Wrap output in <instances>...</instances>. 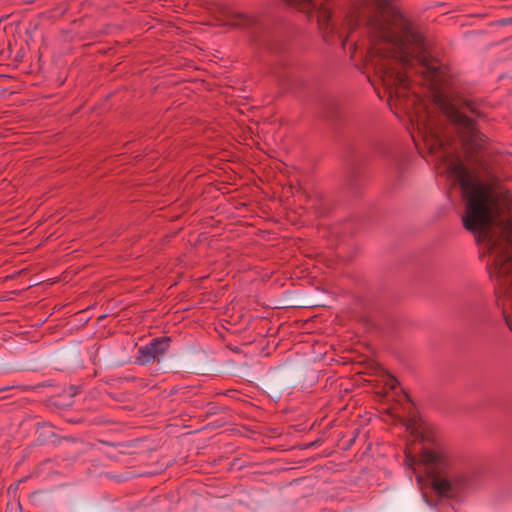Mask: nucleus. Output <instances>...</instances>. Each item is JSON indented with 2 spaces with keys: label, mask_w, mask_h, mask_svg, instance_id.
<instances>
[{
  "label": "nucleus",
  "mask_w": 512,
  "mask_h": 512,
  "mask_svg": "<svg viewBox=\"0 0 512 512\" xmlns=\"http://www.w3.org/2000/svg\"><path fill=\"white\" fill-rule=\"evenodd\" d=\"M358 325L363 326L365 331H369L372 328V324H370L367 320L361 319L358 321Z\"/></svg>",
  "instance_id": "nucleus-9"
},
{
  "label": "nucleus",
  "mask_w": 512,
  "mask_h": 512,
  "mask_svg": "<svg viewBox=\"0 0 512 512\" xmlns=\"http://www.w3.org/2000/svg\"><path fill=\"white\" fill-rule=\"evenodd\" d=\"M421 461L427 466L432 478L434 491L442 497H449L453 491V485L448 479L450 474V459L442 450L425 449L421 453Z\"/></svg>",
  "instance_id": "nucleus-4"
},
{
  "label": "nucleus",
  "mask_w": 512,
  "mask_h": 512,
  "mask_svg": "<svg viewBox=\"0 0 512 512\" xmlns=\"http://www.w3.org/2000/svg\"><path fill=\"white\" fill-rule=\"evenodd\" d=\"M369 420H370V417L368 415H364V416L359 415V423H360V425H364Z\"/></svg>",
  "instance_id": "nucleus-11"
},
{
  "label": "nucleus",
  "mask_w": 512,
  "mask_h": 512,
  "mask_svg": "<svg viewBox=\"0 0 512 512\" xmlns=\"http://www.w3.org/2000/svg\"><path fill=\"white\" fill-rule=\"evenodd\" d=\"M353 9H354V26H355V25H356V22H357V19H356V10H357V9H360V7H357V6H356V2H355V1H354Z\"/></svg>",
  "instance_id": "nucleus-12"
},
{
  "label": "nucleus",
  "mask_w": 512,
  "mask_h": 512,
  "mask_svg": "<svg viewBox=\"0 0 512 512\" xmlns=\"http://www.w3.org/2000/svg\"><path fill=\"white\" fill-rule=\"evenodd\" d=\"M361 348H364V345H361ZM365 349H366V351H367V353H366V354H368V353L370 352V349H369L368 347H365Z\"/></svg>",
  "instance_id": "nucleus-16"
},
{
  "label": "nucleus",
  "mask_w": 512,
  "mask_h": 512,
  "mask_svg": "<svg viewBox=\"0 0 512 512\" xmlns=\"http://www.w3.org/2000/svg\"><path fill=\"white\" fill-rule=\"evenodd\" d=\"M169 343L168 337L153 339L149 344L139 348L136 362L143 366L153 363L167 351Z\"/></svg>",
  "instance_id": "nucleus-6"
},
{
  "label": "nucleus",
  "mask_w": 512,
  "mask_h": 512,
  "mask_svg": "<svg viewBox=\"0 0 512 512\" xmlns=\"http://www.w3.org/2000/svg\"><path fill=\"white\" fill-rule=\"evenodd\" d=\"M411 137H412L415 145L417 146L418 144H417V140H416V136H415L414 132L411 133Z\"/></svg>",
  "instance_id": "nucleus-14"
},
{
  "label": "nucleus",
  "mask_w": 512,
  "mask_h": 512,
  "mask_svg": "<svg viewBox=\"0 0 512 512\" xmlns=\"http://www.w3.org/2000/svg\"><path fill=\"white\" fill-rule=\"evenodd\" d=\"M481 117L483 113L479 110V104L472 99H462L458 107L451 106L447 109V117L456 126L461 138L462 148L468 158L472 161L481 152L487 149V137L481 133L476 122L465 113Z\"/></svg>",
  "instance_id": "nucleus-2"
},
{
  "label": "nucleus",
  "mask_w": 512,
  "mask_h": 512,
  "mask_svg": "<svg viewBox=\"0 0 512 512\" xmlns=\"http://www.w3.org/2000/svg\"><path fill=\"white\" fill-rule=\"evenodd\" d=\"M255 22L256 19L244 13H233L227 23L233 27H248Z\"/></svg>",
  "instance_id": "nucleus-8"
},
{
  "label": "nucleus",
  "mask_w": 512,
  "mask_h": 512,
  "mask_svg": "<svg viewBox=\"0 0 512 512\" xmlns=\"http://www.w3.org/2000/svg\"><path fill=\"white\" fill-rule=\"evenodd\" d=\"M354 388L361 385V381L373 386H382L381 393L387 395L390 391H394L399 385L398 380L385 372L380 366L369 356L363 353L359 348L354 346Z\"/></svg>",
  "instance_id": "nucleus-3"
},
{
  "label": "nucleus",
  "mask_w": 512,
  "mask_h": 512,
  "mask_svg": "<svg viewBox=\"0 0 512 512\" xmlns=\"http://www.w3.org/2000/svg\"><path fill=\"white\" fill-rule=\"evenodd\" d=\"M7 389H8L7 387H5V388H0V391H5V390H7Z\"/></svg>",
  "instance_id": "nucleus-17"
},
{
  "label": "nucleus",
  "mask_w": 512,
  "mask_h": 512,
  "mask_svg": "<svg viewBox=\"0 0 512 512\" xmlns=\"http://www.w3.org/2000/svg\"><path fill=\"white\" fill-rule=\"evenodd\" d=\"M503 315H504V318H505L506 324H507V325H508V327L512 330L511 319H510V316L506 313V310H505V309H503Z\"/></svg>",
  "instance_id": "nucleus-10"
},
{
  "label": "nucleus",
  "mask_w": 512,
  "mask_h": 512,
  "mask_svg": "<svg viewBox=\"0 0 512 512\" xmlns=\"http://www.w3.org/2000/svg\"><path fill=\"white\" fill-rule=\"evenodd\" d=\"M341 44H342V46L345 48V46H346V44H347V39L343 40V41L341 42Z\"/></svg>",
  "instance_id": "nucleus-15"
},
{
  "label": "nucleus",
  "mask_w": 512,
  "mask_h": 512,
  "mask_svg": "<svg viewBox=\"0 0 512 512\" xmlns=\"http://www.w3.org/2000/svg\"><path fill=\"white\" fill-rule=\"evenodd\" d=\"M404 396H405V398L408 400L410 408H412V407H413V404L411 403V401H410V399H409L408 394L404 393Z\"/></svg>",
  "instance_id": "nucleus-13"
},
{
  "label": "nucleus",
  "mask_w": 512,
  "mask_h": 512,
  "mask_svg": "<svg viewBox=\"0 0 512 512\" xmlns=\"http://www.w3.org/2000/svg\"><path fill=\"white\" fill-rule=\"evenodd\" d=\"M378 43L375 50L380 57L376 71L388 93L389 105L405 110L416 125L418 137L428 152L442 162L455 178L466 202L463 226L476 234L478 242L485 244L493 256L489 274L497 278L499 288L512 298V236L510 224L500 217L508 208L507 199L484 185L452 151L442 137L439 125L416 93L409 92L408 70L425 79H438L440 67L431 58L423 36L412 23H367Z\"/></svg>",
  "instance_id": "nucleus-1"
},
{
  "label": "nucleus",
  "mask_w": 512,
  "mask_h": 512,
  "mask_svg": "<svg viewBox=\"0 0 512 512\" xmlns=\"http://www.w3.org/2000/svg\"><path fill=\"white\" fill-rule=\"evenodd\" d=\"M285 3L303 12L307 15L308 19L316 15L317 23L320 31L322 32L323 39L326 43H331V34L333 28L330 25L331 11L325 4H317L315 0H284Z\"/></svg>",
  "instance_id": "nucleus-5"
},
{
  "label": "nucleus",
  "mask_w": 512,
  "mask_h": 512,
  "mask_svg": "<svg viewBox=\"0 0 512 512\" xmlns=\"http://www.w3.org/2000/svg\"><path fill=\"white\" fill-rule=\"evenodd\" d=\"M400 421L414 439L422 438V423L415 413H410L408 419L400 418Z\"/></svg>",
  "instance_id": "nucleus-7"
}]
</instances>
